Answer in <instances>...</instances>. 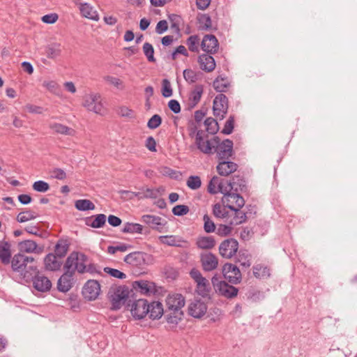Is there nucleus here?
Wrapping results in <instances>:
<instances>
[{
	"instance_id": "1",
	"label": "nucleus",
	"mask_w": 357,
	"mask_h": 357,
	"mask_svg": "<svg viewBox=\"0 0 357 357\" xmlns=\"http://www.w3.org/2000/svg\"><path fill=\"white\" fill-rule=\"evenodd\" d=\"M166 320L169 324L176 325L183 318L182 308L185 305V298L180 294H170L166 299Z\"/></svg>"
},
{
	"instance_id": "2",
	"label": "nucleus",
	"mask_w": 357,
	"mask_h": 357,
	"mask_svg": "<svg viewBox=\"0 0 357 357\" xmlns=\"http://www.w3.org/2000/svg\"><path fill=\"white\" fill-rule=\"evenodd\" d=\"M33 261V257L20 252L15 255L10 261L13 271L19 273L26 280H30L33 278V275L38 273L36 266H28V264H32Z\"/></svg>"
},
{
	"instance_id": "3",
	"label": "nucleus",
	"mask_w": 357,
	"mask_h": 357,
	"mask_svg": "<svg viewBox=\"0 0 357 357\" xmlns=\"http://www.w3.org/2000/svg\"><path fill=\"white\" fill-rule=\"evenodd\" d=\"M82 105L87 111L100 116L105 115L107 112L102 102V98L98 93H90L84 95Z\"/></svg>"
},
{
	"instance_id": "4",
	"label": "nucleus",
	"mask_w": 357,
	"mask_h": 357,
	"mask_svg": "<svg viewBox=\"0 0 357 357\" xmlns=\"http://www.w3.org/2000/svg\"><path fill=\"white\" fill-rule=\"evenodd\" d=\"M129 295L128 288L126 286H113L109 288L108 298L112 303V309L119 310L126 302Z\"/></svg>"
},
{
	"instance_id": "5",
	"label": "nucleus",
	"mask_w": 357,
	"mask_h": 357,
	"mask_svg": "<svg viewBox=\"0 0 357 357\" xmlns=\"http://www.w3.org/2000/svg\"><path fill=\"white\" fill-rule=\"evenodd\" d=\"M213 144L215 149L214 152L217 153L218 160H228L233 153V142L230 139H225L220 143L218 137L213 138Z\"/></svg>"
},
{
	"instance_id": "6",
	"label": "nucleus",
	"mask_w": 357,
	"mask_h": 357,
	"mask_svg": "<svg viewBox=\"0 0 357 357\" xmlns=\"http://www.w3.org/2000/svg\"><path fill=\"white\" fill-rule=\"evenodd\" d=\"M190 275L197 284V293L204 298L207 297L211 289L208 280L203 277L201 272L197 268H192L190 272Z\"/></svg>"
},
{
	"instance_id": "7",
	"label": "nucleus",
	"mask_w": 357,
	"mask_h": 357,
	"mask_svg": "<svg viewBox=\"0 0 357 357\" xmlns=\"http://www.w3.org/2000/svg\"><path fill=\"white\" fill-rule=\"evenodd\" d=\"M222 202L225 204L227 208L234 210L235 208H241L245 204V200L238 192L234 191L225 192L223 193Z\"/></svg>"
},
{
	"instance_id": "8",
	"label": "nucleus",
	"mask_w": 357,
	"mask_h": 357,
	"mask_svg": "<svg viewBox=\"0 0 357 357\" xmlns=\"http://www.w3.org/2000/svg\"><path fill=\"white\" fill-rule=\"evenodd\" d=\"M213 114L220 120L223 119L228 110V99L222 93L218 95L213 100Z\"/></svg>"
},
{
	"instance_id": "9",
	"label": "nucleus",
	"mask_w": 357,
	"mask_h": 357,
	"mask_svg": "<svg viewBox=\"0 0 357 357\" xmlns=\"http://www.w3.org/2000/svg\"><path fill=\"white\" fill-rule=\"evenodd\" d=\"M238 249V241L234 238H228L220 243L219 252L222 257L230 259L236 255Z\"/></svg>"
},
{
	"instance_id": "10",
	"label": "nucleus",
	"mask_w": 357,
	"mask_h": 357,
	"mask_svg": "<svg viewBox=\"0 0 357 357\" xmlns=\"http://www.w3.org/2000/svg\"><path fill=\"white\" fill-rule=\"evenodd\" d=\"M205 134L203 130L197 132L195 143L197 149L205 154H211L213 152L214 144L213 139L211 142L208 139H205Z\"/></svg>"
},
{
	"instance_id": "11",
	"label": "nucleus",
	"mask_w": 357,
	"mask_h": 357,
	"mask_svg": "<svg viewBox=\"0 0 357 357\" xmlns=\"http://www.w3.org/2000/svg\"><path fill=\"white\" fill-rule=\"evenodd\" d=\"M149 301L145 299H138L133 302L131 305V313L136 319L144 318L149 313Z\"/></svg>"
},
{
	"instance_id": "12",
	"label": "nucleus",
	"mask_w": 357,
	"mask_h": 357,
	"mask_svg": "<svg viewBox=\"0 0 357 357\" xmlns=\"http://www.w3.org/2000/svg\"><path fill=\"white\" fill-rule=\"evenodd\" d=\"M222 272L224 277L230 283L237 284L241 282L242 279L241 273L236 266L231 264H226L223 266Z\"/></svg>"
},
{
	"instance_id": "13",
	"label": "nucleus",
	"mask_w": 357,
	"mask_h": 357,
	"mask_svg": "<svg viewBox=\"0 0 357 357\" xmlns=\"http://www.w3.org/2000/svg\"><path fill=\"white\" fill-rule=\"evenodd\" d=\"M100 292V285L98 281L89 280L83 287L82 294L85 298L93 301L98 298Z\"/></svg>"
},
{
	"instance_id": "14",
	"label": "nucleus",
	"mask_w": 357,
	"mask_h": 357,
	"mask_svg": "<svg viewBox=\"0 0 357 357\" xmlns=\"http://www.w3.org/2000/svg\"><path fill=\"white\" fill-rule=\"evenodd\" d=\"M149 255L143 252H133L124 258V261L132 266L142 268L146 264V258Z\"/></svg>"
},
{
	"instance_id": "15",
	"label": "nucleus",
	"mask_w": 357,
	"mask_h": 357,
	"mask_svg": "<svg viewBox=\"0 0 357 357\" xmlns=\"http://www.w3.org/2000/svg\"><path fill=\"white\" fill-rule=\"evenodd\" d=\"M202 50L208 54H215L219 48V43L214 35H205L201 42Z\"/></svg>"
},
{
	"instance_id": "16",
	"label": "nucleus",
	"mask_w": 357,
	"mask_h": 357,
	"mask_svg": "<svg viewBox=\"0 0 357 357\" xmlns=\"http://www.w3.org/2000/svg\"><path fill=\"white\" fill-rule=\"evenodd\" d=\"M200 261L204 271H212L218 266V257L211 252L202 253L200 255Z\"/></svg>"
},
{
	"instance_id": "17",
	"label": "nucleus",
	"mask_w": 357,
	"mask_h": 357,
	"mask_svg": "<svg viewBox=\"0 0 357 357\" xmlns=\"http://www.w3.org/2000/svg\"><path fill=\"white\" fill-rule=\"evenodd\" d=\"M206 311V304L200 300H195L188 306V314L195 318H201Z\"/></svg>"
},
{
	"instance_id": "18",
	"label": "nucleus",
	"mask_w": 357,
	"mask_h": 357,
	"mask_svg": "<svg viewBox=\"0 0 357 357\" xmlns=\"http://www.w3.org/2000/svg\"><path fill=\"white\" fill-rule=\"evenodd\" d=\"M20 253H37L43 252V247H39L36 242L31 240H25L20 242L17 245Z\"/></svg>"
},
{
	"instance_id": "19",
	"label": "nucleus",
	"mask_w": 357,
	"mask_h": 357,
	"mask_svg": "<svg viewBox=\"0 0 357 357\" xmlns=\"http://www.w3.org/2000/svg\"><path fill=\"white\" fill-rule=\"evenodd\" d=\"M163 244L179 248H187L190 247V243L182 238L176 236H161L159 237Z\"/></svg>"
},
{
	"instance_id": "20",
	"label": "nucleus",
	"mask_w": 357,
	"mask_h": 357,
	"mask_svg": "<svg viewBox=\"0 0 357 357\" xmlns=\"http://www.w3.org/2000/svg\"><path fill=\"white\" fill-rule=\"evenodd\" d=\"M247 218L245 213L241 211V208H235L230 210L229 215L225 220L227 224L229 225H238L245 222Z\"/></svg>"
},
{
	"instance_id": "21",
	"label": "nucleus",
	"mask_w": 357,
	"mask_h": 357,
	"mask_svg": "<svg viewBox=\"0 0 357 357\" xmlns=\"http://www.w3.org/2000/svg\"><path fill=\"white\" fill-rule=\"evenodd\" d=\"M226 188L227 192H242L246 190V182L241 176H234L231 181L226 183Z\"/></svg>"
},
{
	"instance_id": "22",
	"label": "nucleus",
	"mask_w": 357,
	"mask_h": 357,
	"mask_svg": "<svg viewBox=\"0 0 357 357\" xmlns=\"http://www.w3.org/2000/svg\"><path fill=\"white\" fill-rule=\"evenodd\" d=\"M33 279V287L41 292L49 291L52 287L51 281L45 276L42 275H36L31 278Z\"/></svg>"
},
{
	"instance_id": "23",
	"label": "nucleus",
	"mask_w": 357,
	"mask_h": 357,
	"mask_svg": "<svg viewBox=\"0 0 357 357\" xmlns=\"http://www.w3.org/2000/svg\"><path fill=\"white\" fill-rule=\"evenodd\" d=\"M238 165L233 162L225 160H220L216 167L218 173L220 176H227L234 172L237 169Z\"/></svg>"
},
{
	"instance_id": "24",
	"label": "nucleus",
	"mask_w": 357,
	"mask_h": 357,
	"mask_svg": "<svg viewBox=\"0 0 357 357\" xmlns=\"http://www.w3.org/2000/svg\"><path fill=\"white\" fill-rule=\"evenodd\" d=\"M208 192L212 195L217 194L219 192L222 194L225 193V192H227L226 183H224L219 177L215 176L208 183Z\"/></svg>"
},
{
	"instance_id": "25",
	"label": "nucleus",
	"mask_w": 357,
	"mask_h": 357,
	"mask_svg": "<svg viewBox=\"0 0 357 357\" xmlns=\"http://www.w3.org/2000/svg\"><path fill=\"white\" fill-rule=\"evenodd\" d=\"M200 68L206 72H212L215 68V62L211 55L203 54L198 57Z\"/></svg>"
},
{
	"instance_id": "26",
	"label": "nucleus",
	"mask_w": 357,
	"mask_h": 357,
	"mask_svg": "<svg viewBox=\"0 0 357 357\" xmlns=\"http://www.w3.org/2000/svg\"><path fill=\"white\" fill-rule=\"evenodd\" d=\"M57 257H58L56 255L52 253L48 254L45 257L44 264L46 270L54 271H57L61 268L62 261Z\"/></svg>"
},
{
	"instance_id": "27",
	"label": "nucleus",
	"mask_w": 357,
	"mask_h": 357,
	"mask_svg": "<svg viewBox=\"0 0 357 357\" xmlns=\"http://www.w3.org/2000/svg\"><path fill=\"white\" fill-rule=\"evenodd\" d=\"M149 317L151 319H160L164 313L162 304L159 301H153L149 303Z\"/></svg>"
},
{
	"instance_id": "28",
	"label": "nucleus",
	"mask_w": 357,
	"mask_h": 357,
	"mask_svg": "<svg viewBox=\"0 0 357 357\" xmlns=\"http://www.w3.org/2000/svg\"><path fill=\"white\" fill-rule=\"evenodd\" d=\"M73 273L65 272L58 280V289L62 292L68 291L73 284Z\"/></svg>"
},
{
	"instance_id": "29",
	"label": "nucleus",
	"mask_w": 357,
	"mask_h": 357,
	"mask_svg": "<svg viewBox=\"0 0 357 357\" xmlns=\"http://www.w3.org/2000/svg\"><path fill=\"white\" fill-rule=\"evenodd\" d=\"M49 127L56 134L66 136H75L76 134V131L73 128L59 123H52Z\"/></svg>"
},
{
	"instance_id": "30",
	"label": "nucleus",
	"mask_w": 357,
	"mask_h": 357,
	"mask_svg": "<svg viewBox=\"0 0 357 357\" xmlns=\"http://www.w3.org/2000/svg\"><path fill=\"white\" fill-rule=\"evenodd\" d=\"M238 289L235 287L229 284L227 282L220 284V288L216 291L220 295L227 298H232L237 296Z\"/></svg>"
},
{
	"instance_id": "31",
	"label": "nucleus",
	"mask_w": 357,
	"mask_h": 357,
	"mask_svg": "<svg viewBox=\"0 0 357 357\" xmlns=\"http://www.w3.org/2000/svg\"><path fill=\"white\" fill-rule=\"evenodd\" d=\"M122 195H128L130 198L132 199L135 197H137L139 198H155L158 195V192L153 189L146 188L144 192H135L128 190H122L121 192Z\"/></svg>"
},
{
	"instance_id": "32",
	"label": "nucleus",
	"mask_w": 357,
	"mask_h": 357,
	"mask_svg": "<svg viewBox=\"0 0 357 357\" xmlns=\"http://www.w3.org/2000/svg\"><path fill=\"white\" fill-rule=\"evenodd\" d=\"M79 10L83 17L98 21L99 19L98 14L93 8L89 3H82L80 5Z\"/></svg>"
},
{
	"instance_id": "33",
	"label": "nucleus",
	"mask_w": 357,
	"mask_h": 357,
	"mask_svg": "<svg viewBox=\"0 0 357 357\" xmlns=\"http://www.w3.org/2000/svg\"><path fill=\"white\" fill-rule=\"evenodd\" d=\"M196 245L203 250H210L215 247V241L213 236H199L197 238Z\"/></svg>"
},
{
	"instance_id": "34",
	"label": "nucleus",
	"mask_w": 357,
	"mask_h": 357,
	"mask_svg": "<svg viewBox=\"0 0 357 357\" xmlns=\"http://www.w3.org/2000/svg\"><path fill=\"white\" fill-rule=\"evenodd\" d=\"M203 92L204 87L202 85L197 84L195 86L189 96V104L192 107L196 106L200 101Z\"/></svg>"
},
{
	"instance_id": "35",
	"label": "nucleus",
	"mask_w": 357,
	"mask_h": 357,
	"mask_svg": "<svg viewBox=\"0 0 357 357\" xmlns=\"http://www.w3.org/2000/svg\"><path fill=\"white\" fill-rule=\"evenodd\" d=\"M106 216L104 214H98L86 219V224L93 228H100L105 225Z\"/></svg>"
},
{
	"instance_id": "36",
	"label": "nucleus",
	"mask_w": 357,
	"mask_h": 357,
	"mask_svg": "<svg viewBox=\"0 0 357 357\" xmlns=\"http://www.w3.org/2000/svg\"><path fill=\"white\" fill-rule=\"evenodd\" d=\"M10 245L6 243L0 244V260L4 264H8L10 262Z\"/></svg>"
},
{
	"instance_id": "37",
	"label": "nucleus",
	"mask_w": 357,
	"mask_h": 357,
	"mask_svg": "<svg viewBox=\"0 0 357 357\" xmlns=\"http://www.w3.org/2000/svg\"><path fill=\"white\" fill-rule=\"evenodd\" d=\"M78 252H72L67 258L64 264V269L66 272L73 273H75V268L76 262L78 259Z\"/></svg>"
},
{
	"instance_id": "38",
	"label": "nucleus",
	"mask_w": 357,
	"mask_h": 357,
	"mask_svg": "<svg viewBox=\"0 0 357 357\" xmlns=\"http://www.w3.org/2000/svg\"><path fill=\"white\" fill-rule=\"evenodd\" d=\"M186 45L190 52L198 53L201 47L200 38L197 35L190 36L186 40Z\"/></svg>"
},
{
	"instance_id": "39",
	"label": "nucleus",
	"mask_w": 357,
	"mask_h": 357,
	"mask_svg": "<svg viewBox=\"0 0 357 357\" xmlns=\"http://www.w3.org/2000/svg\"><path fill=\"white\" fill-rule=\"evenodd\" d=\"M45 53L49 59H56L61 54V47L59 43H52L46 47Z\"/></svg>"
},
{
	"instance_id": "40",
	"label": "nucleus",
	"mask_w": 357,
	"mask_h": 357,
	"mask_svg": "<svg viewBox=\"0 0 357 357\" xmlns=\"http://www.w3.org/2000/svg\"><path fill=\"white\" fill-rule=\"evenodd\" d=\"M253 274L257 278H267L270 276V270L267 266L257 264L253 267Z\"/></svg>"
},
{
	"instance_id": "41",
	"label": "nucleus",
	"mask_w": 357,
	"mask_h": 357,
	"mask_svg": "<svg viewBox=\"0 0 357 357\" xmlns=\"http://www.w3.org/2000/svg\"><path fill=\"white\" fill-rule=\"evenodd\" d=\"M69 244L66 240H59L55 246V254L60 259L64 257L68 250Z\"/></svg>"
},
{
	"instance_id": "42",
	"label": "nucleus",
	"mask_w": 357,
	"mask_h": 357,
	"mask_svg": "<svg viewBox=\"0 0 357 357\" xmlns=\"http://www.w3.org/2000/svg\"><path fill=\"white\" fill-rule=\"evenodd\" d=\"M75 208L79 211H89L95 208L94 204L89 199H79L75 203Z\"/></svg>"
},
{
	"instance_id": "43",
	"label": "nucleus",
	"mask_w": 357,
	"mask_h": 357,
	"mask_svg": "<svg viewBox=\"0 0 357 357\" xmlns=\"http://www.w3.org/2000/svg\"><path fill=\"white\" fill-rule=\"evenodd\" d=\"M225 204L221 206L220 204H216L213 206V213L215 217L224 218L226 220L229 212Z\"/></svg>"
},
{
	"instance_id": "44",
	"label": "nucleus",
	"mask_w": 357,
	"mask_h": 357,
	"mask_svg": "<svg viewBox=\"0 0 357 357\" xmlns=\"http://www.w3.org/2000/svg\"><path fill=\"white\" fill-rule=\"evenodd\" d=\"M78 259L77 262H76L75 271H77L79 273H84L86 270V262L88 261L87 257L82 254L78 252Z\"/></svg>"
},
{
	"instance_id": "45",
	"label": "nucleus",
	"mask_w": 357,
	"mask_h": 357,
	"mask_svg": "<svg viewBox=\"0 0 357 357\" xmlns=\"http://www.w3.org/2000/svg\"><path fill=\"white\" fill-rule=\"evenodd\" d=\"M37 214L36 212L26 210L22 212H20L17 216V220L19 222H25L31 220H34L36 218Z\"/></svg>"
},
{
	"instance_id": "46",
	"label": "nucleus",
	"mask_w": 357,
	"mask_h": 357,
	"mask_svg": "<svg viewBox=\"0 0 357 357\" xmlns=\"http://www.w3.org/2000/svg\"><path fill=\"white\" fill-rule=\"evenodd\" d=\"M213 85L216 91L225 92L226 91L229 84L226 79L218 77L215 79Z\"/></svg>"
},
{
	"instance_id": "47",
	"label": "nucleus",
	"mask_w": 357,
	"mask_h": 357,
	"mask_svg": "<svg viewBox=\"0 0 357 357\" xmlns=\"http://www.w3.org/2000/svg\"><path fill=\"white\" fill-rule=\"evenodd\" d=\"M143 227L137 223H130L127 222L125 224L122 231L124 233H137L141 234L142 231Z\"/></svg>"
},
{
	"instance_id": "48",
	"label": "nucleus",
	"mask_w": 357,
	"mask_h": 357,
	"mask_svg": "<svg viewBox=\"0 0 357 357\" xmlns=\"http://www.w3.org/2000/svg\"><path fill=\"white\" fill-rule=\"evenodd\" d=\"M206 130L210 134H215L219 130V126L216 120L212 117L207 118L204 121Z\"/></svg>"
},
{
	"instance_id": "49",
	"label": "nucleus",
	"mask_w": 357,
	"mask_h": 357,
	"mask_svg": "<svg viewBox=\"0 0 357 357\" xmlns=\"http://www.w3.org/2000/svg\"><path fill=\"white\" fill-rule=\"evenodd\" d=\"M104 79L107 84L114 86L117 89L123 90L125 89L123 82L118 77L107 75L104 77Z\"/></svg>"
},
{
	"instance_id": "50",
	"label": "nucleus",
	"mask_w": 357,
	"mask_h": 357,
	"mask_svg": "<svg viewBox=\"0 0 357 357\" xmlns=\"http://www.w3.org/2000/svg\"><path fill=\"white\" fill-rule=\"evenodd\" d=\"M135 287L139 288L141 292L144 294H148L153 291L152 284L146 280L135 281Z\"/></svg>"
},
{
	"instance_id": "51",
	"label": "nucleus",
	"mask_w": 357,
	"mask_h": 357,
	"mask_svg": "<svg viewBox=\"0 0 357 357\" xmlns=\"http://www.w3.org/2000/svg\"><path fill=\"white\" fill-rule=\"evenodd\" d=\"M143 52L149 62H155L154 49L151 44L145 43L143 45Z\"/></svg>"
},
{
	"instance_id": "52",
	"label": "nucleus",
	"mask_w": 357,
	"mask_h": 357,
	"mask_svg": "<svg viewBox=\"0 0 357 357\" xmlns=\"http://www.w3.org/2000/svg\"><path fill=\"white\" fill-rule=\"evenodd\" d=\"M200 30H209L212 26L211 17L207 15H203L199 18Z\"/></svg>"
},
{
	"instance_id": "53",
	"label": "nucleus",
	"mask_w": 357,
	"mask_h": 357,
	"mask_svg": "<svg viewBox=\"0 0 357 357\" xmlns=\"http://www.w3.org/2000/svg\"><path fill=\"white\" fill-rule=\"evenodd\" d=\"M142 221L151 226L154 225H161V218L159 216L151 215H144L142 217Z\"/></svg>"
},
{
	"instance_id": "54",
	"label": "nucleus",
	"mask_w": 357,
	"mask_h": 357,
	"mask_svg": "<svg viewBox=\"0 0 357 357\" xmlns=\"http://www.w3.org/2000/svg\"><path fill=\"white\" fill-rule=\"evenodd\" d=\"M186 184L192 190H197L201 187L202 181L198 176H190L188 177Z\"/></svg>"
},
{
	"instance_id": "55",
	"label": "nucleus",
	"mask_w": 357,
	"mask_h": 357,
	"mask_svg": "<svg viewBox=\"0 0 357 357\" xmlns=\"http://www.w3.org/2000/svg\"><path fill=\"white\" fill-rule=\"evenodd\" d=\"M204 229L206 233H212L215 230V225L210 217L206 214L203 217Z\"/></svg>"
},
{
	"instance_id": "56",
	"label": "nucleus",
	"mask_w": 357,
	"mask_h": 357,
	"mask_svg": "<svg viewBox=\"0 0 357 357\" xmlns=\"http://www.w3.org/2000/svg\"><path fill=\"white\" fill-rule=\"evenodd\" d=\"M131 248H132L131 245H127L125 243H121L120 245H117L115 246L111 245L107 248V252L111 255H114L118 251L124 252H126L128 249H130Z\"/></svg>"
},
{
	"instance_id": "57",
	"label": "nucleus",
	"mask_w": 357,
	"mask_h": 357,
	"mask_svg": "<svg viewBox=\"0 0 357 357\" xmlns=\"http://www.w3.org/2000/svg\"><path fill=\"white\" fill-rule=\"evenodd\" d=\"M162 94L164 97L168 98L172 96V89L170 82L164 79L162 82Z\"/></svg>"
},
{
	"instance_id": "58",
	"label": "nucleus",
	"mask_w": 357,
	"mask_h": 357,
	"mask_svg": "<svg viewBox=\"0 0 357 357\" xmlns=\"http://www.w3.org/2000/svg\"><path fill=\"white\" fill-rule=\"evenodd\" d=\"M232 225L220 224L218 226L216 233L221 236H226L232 231Z\"/></svg>"
},
{
	"instance_id": "59",
	"label": "nucleus",
	"mask_w": 357,
	"mask_h": 357,
	"mask_svg": "<svg viewBox=\"0 0 357 357\" xmlns=\"http://www.w3.org/2000/svg\"><path fill=\"white\" fill-rule=\"evenodd\" d=\"M118 114L122 117L132 119L135 118V112L132 109L126 106H121L118 109Z\"/></svg>"
},
{
	"instance_id": "60",
	"label": "nucleus",
	"mask_w": 357,
	"mask_h": 357,
	"mask_svg": "<svg viewBox=\"0 0 357 357\" xmlns=\"http://www.w3.org/2000/svg\"><path fill=\"white\" fill-rule=\"evenodd\" d=\"M33 188L37 192H45L50 189V185L47 182L38 181L33 183Z\"/></svg>"
},
{
	"instance_id": "61",
	"label": "nucleus",
	"mask_w": 357,
	"mask_h": 357,
	"mask_svg": "<svg viewBox=\"0 0 357 357\" xmlns=\"http://www.w3.org/2000/svg\"><path fill=\"white\" fill-rule=\"evenodd\" d=\"M234 118L233 116H230L227 120L225 126L222 130V132L225 135H229L234 130Z\"/></svg>"
},
{
	"instance_id": "62",
	"label": "nucleus",
	"mask_w": 357,
	"mask_h": 357,
	"mask_svg": "<svg viewBox=\"0 0 357 357\" xmlns=\"http://www.w3.org/2000/svg\"><path fill=\"white\" fill-rule=\"evenodd\" d=\"M189 211V207L185 205H177L172 208L173 214L177 216L186 215Z\"/></svg>"
},
{
	"instance_id": "63",
	"label": "nucleus",
	"mask_w": 357,
	"mask_h": 357,
	"mask_svg": "<svg viewBox=\"0 0 357 357\" xmlns=\"http://www.w3.org/2000/svg\"><path fill=\"white\" fill-rule=\"evenodd\" d=\"M162 122V119L158 114H154L148 121L147 126L150 129L157 128Z\"/></svg>"
},
{
	"instance_id": "64",
	"label": "nucleus",
	"mask_w": 357,
	"mask_h": 357,
	"mask_svg": "<svg viewBox=\"0 0 357 357\" xmlns=\"http://www.w3.org/2000/svg\"><path fill=\"white\" fill-rule=\"evenodd\" d=\"M183 77L188 82H195L197 80V75L196 72L191 69H185L183 70Z\"/></svg>"
}]
</instances>
